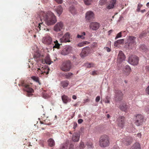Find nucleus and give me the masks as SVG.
<instances>
[{"mask_svg": "<svg viewBox=\"0 0 149 149\" xmlns=\"http://www.w3.org/2000/svg\"><path fill=\"white\" fill-rule=\"evenodd\" d=\"M39 18L42 20L45 21L47 25L54 24L57 22L56 16L52 12L49 11L46 13L43 11L40 12L39 15Z\"/></svg>", "mask_w": 149, "mask_h": 149, "instance_id": "nucleus-1", "label": "nucleus"}, {"mask_svg": "<svg viewBox=\"0 0 149 149\" xmlns=\"http://www.w3.org/2000/svg\"><path fill=\"white\" fill-rule=\"evenodd\" d=\"M109 144V138L108 136L104 135L102 136L99 140V145L101 147H107Z\"/></svg>", "mask_w": 149, "mask_h": 149, "instance_id": "nucleus-2", "label": "nucleus"}, {"mask_svg": "<svg viewBox=\"0 0 149 149\" xmlns=\"http://www.w3.org/2000/svg\"><path fill=\"white\" fill-rule=\"evenodd\" d=\"M71 62L69 61H66L63 62L60 67V69L64 72H68L70 71L71 68Z\"/></svg>", "mask_w": 149, "mask_h": 149, "instance_id": "nucleus-3", "label": "nucleus"}, {"mask_svg": "<svg viewBox=\"0 0 149 149\" xmlns=\"http://www.w3.org/2000/svg\"><path fill=\"white\" fill-rule=\"evenodd\" d=\"M134 116L135 118L134 123L136 125L139 126L143 124L144 119L143 115L141 114H136Z\"/></svg>", "mask_w": 149, "mask_h": 149, "instance_id": "nucleus-4", "label": "nucleus"}, {"mask_svg": "<svg viewBox=\"0 0 149 149\" xmlns=\"http://www.w3.org/2000/svg\"><path fill=\"white\" fill-rule=\"evenodd\" d=\"M123 94L121 91L118 90L115 91L114 99L116 101H120L123 98Z\"/></svg>", "mask_w": 149, "mask_h": 149, "instance_id": "nucleus-5", "label": "nucleus"}, {"mask_svg": "<svg viewBox=\"0 0 149 149\" xmlns=\"http://www.w3.org/2000/svg\"><path fill=\"white\" fill-rule=\"evenodd\" d=\"M138 57L136 55H132L129 56L128 62L131 64L133 65H136L139 63Z\"/></svg>", "mask_w": 149, "mask_h": 149, "instance_id": "nucleus-6", "label": "nucleus"}, {"mask_svg": "<svg viewBox=\"0 0 149 149\" xmlns=\"http://www.w3.org/2000/svg\"><path fill=\"white\" fill-rule=\"evenodd\" d=\"M49 68L46 67H42L40 68H38L37 72L40 76H41L42 75L48 74L49 71Z\"/></svg>", "mask_w": 149, "mask_h": 149, "instance_id": "nucleus-7", "label": "nucleus"}, {"mask_svg": "<svg viewBox=\"0 0 149 149\" xmlns=\"http://www.w3.org/2000/svg\"><path fill=\"white\" fill-rule=\"evenodd\" d=\"M71 38L70 34L69 32L65 33L63 36L60 38V40L61 42H70V38Z\"/></svg>", "mask_w": 149, "mask_h": 149, "instance_id": "nucleus-8", "label": "nucleus"}, {"mask_svg": "<svg viewBox=\"0 0 149 149\" xmlns=\"http://www.w3.org/2000/svg\"><path fill=\"white\" fill-rule=\"evenodd\" d=\"M42 40V42L44 44L49 45L52 44V38L50 36L47 35L43 37Z\"/></svg>", "mask_w": 149, "mask_h": 149, "instance_id": "nucleus-9", "label": "nucleus"}, {"mask_svg": "<svg viewBox=\"0 0 149 149\" xmlns=\"http://www.w3.org/2000/svg\"><path fill=\"white\" fill-rule=\"evenodd\" d=\"M136 37L133 36H129L127 41L128 46L132 48L136 45Z\"/></svg>", "mask_w": 149, "mask_h": 149, "instance_id": "nucleus-10", "label": "nucleus"}, {"mask_svg": "<svg viewBox=\"0 0 149 149\" xmlns=\"http://www.w3.org/2000/svg\"><path fill=\"white\" fill-rule=\"evenodd\" d=\"M117 123L118 126L121 127L123 128L125 124V118L123 116L119 117L117 119Z\"/></svg>", "mask_w": 149, "mask_h": 149, "instance_id": "nucleus-11", "label": "nucleus"}, {"mask_svg": "<svg viewBox=\"0 0 149 149\" xmlns=\"http://www.w3.org/2000/svg\"><path fill=\"white\" fill-rule=\"evenodd\" d=\"M64 28V25L61 22H57L54 27V30L56 32H59Z\"/></svg>", "mask_w": 149, "mask_h": 149, "instance_id": "nucleus-12", "label": "nucleus"}, {"mask_svg": "<svg viewBox=\"0 0 149 149\" xmlns=\"http://www.w3.org/2000/svg\"><path fill=\"white\" fill-rule=\"evenodd\" d=\"M94 17V14L91 11H88L86 13L85 19L87 22H89Z\"/></svg>", "mask_w": 149, "mask_h": 149, "instance_id": "nucleus-13", "label": "nucleus"}, {"mask_svg": "<svg viewBox=\"0 0 149 149\" xmlns=\"http://www.w3.org/2000/svg\"><path fill=\"white\" fill-rule=\"evenodd\" d=\"M22 85L23 86L25 87L24 90L25 91H26L28 94V96H29L31 94V93H33L34 92L33 90L29 87L28 85L25 84L23 82L22 84Z\"/></svg>", "mask_w": 149, "mask_h": 149, "instance_id": "nucleus-14", "label": "nucleus"}, {"mask_svg": "<svg viewBox=\"0 0 149 149\" xmlns=\"http://www.w3.org/2000/svg\"><path fill=\"white\" fill-rule=\"evenodd\" d=\"M91 49L89 47H86L82 49V52L80 54L81 57H84L87 56L91 52Z\"/></svg>", "mask_w": 149, "mask_h": 149, "instance_id": "nucleus-15", "label": "nucleus"}, {"mask_svg": "<svg viewBox=\"0 0 149 149\" xmlns=\"http://www.w3.org/2000/svg\"><path fill=\"white\" fill-rule=\"evenodd\" d=\"M125 58V56L121 51L119 52V53L117 58V62L118 63H121Z\"/></svg>", "mask_w": 149, "mask_h": 149, "instance_id": "nucleus-16", "label": "nucleus"}, {"mask_svg": "<svg viewBox=\"0 0 149 149\" xmlns=\"http://www.w3.org/2000/svg\"><path fill=\"white\" fill-rule=\"evenodd\" d=\"M100 26V23L96 22H91L89 25L90 28L93 30H97Z\"/></svg>", "mask_w": 149, "mask_h": 149, "instance_id": "nucleus-17", "label": "nucleus"}, {"mask_svg": "<svg viewBox=\"0 0 149 149\" xmlns=\"http://www.w3.org/2000/svg\"><path fill=\"white\" fill-rule=\"evenodd\" d=\"M43 55H41L38 51L36 52L33 55V57L36 61L42 59Z\"/></svg>", "mask_w": 149, "mask_h": 149, "instance_id": "nucleus-18", "label": "nucleus"}, {"mask_svg": "<svg viewBox=\"0 0 149 149\" xmlns=\"http://www.w3.org/2000/svg\"><path fill=\"white\" fill-rule=\"evenodd\" d=\"M80 134L78 133H74L73 134L72 139L73 141L77 142L78 141L79 139Z\"/></svg>", "mask_w": 149, "mask_h": 149, "instance_id": "nucleus-19", "label": "nucleus"}, {"mask_svg": "<svg viewBox=\"0 0 149 149\" xmlns=\"http://www.w3.org/2000/svg\"><path fill=\"white\" fill-rule=\"evenodd\" d=\"M61 99L63 102L65 104L70 102L71 101V99L65 94L62 96Z\"/></svg>", "mask_w": 149, "mask_h": 149, "instance_id": "nucleus-20", "label": "nucleus"}, {"mask_svg": "<svg viewBox=\"0 0 149 149\" xmlns=\"http://www.w3.org/2000/svg\"><path fill=\"white\" fill-rule=\"evenodd\" d=\"M132 139L131 137H129L123 140V142L126 145L130 144L132 142Z\"/></svg>", "mask_w": 149, "mask_h": 149, "instance_id": "nucleus-21", "label": "nucleus"}, {"mask_svg": "<svg viewBox=\"0 0 149 149\" xmlns=\"http://www.w3.org/2000/svg\"><path fill=\"white\" fill-rule=\"evenodd\" d=\"M116 2V0H110L109 3L107 6V8L109 9L113 8L114 7Z\"/></svg>", "mask_w": 149, "mask_h": 149, "instance_id": "nucleus-22", "label": "nucleus"}, {"mask_svg": "<svg viewBox=\"0 0 149 149\" xmlns=\"http://www.w3.org/2000/svg\"><path fill=\"white\" fill-rule=\"evenodd\" d=\"M71 47H67L64 48L62 51L61 54L63 55H66L68 54L70 52Z\"/></svg>", "mask_w": 149, "mask_h": 149, "instance_id": "nucleus-23", "label": "nucleus"}, {"mask_svg": "<svg viewBox=\"0 0 149 149\" xmlns=\"http://www.w3.org/2000/svg\"><path fill=\"white\" fill-rule=\"evenodd\" d=\"M55 10L58 16H60L63 12V8L61 5H59L56 7Z\"/></svg>", "mask_w": 149, "mask_h": 149, "instance_id": "nucleus-24", "label": "nucleus"}, {"mask_svg": "<svg viewBox=\"0 0 149 149\" xmlns=\"http://www.w3.org/2000/svg\"><path fill=\"white\" fill-rule=\"evenodd\" d=\"M131 71V69L130 67L128 65L125 66L124 69V74L128 76L130 74Z\"/></svg>", "mask_w": 149, "mask_h": 149, "instance_id": "nucleus-25", "label": "nucleus"}, {"mask_svg": "<svg viewBox=\"0 0 149 149\" xmlns=\"http://www.w3.org/2000/svg\"><path fill=\"white\" fill-rule=\"evenodd\" d=\"M42 62L43 63H46L50 65L51 64L52 62H53L51 61L49 56H47L46 57L44 61L43 60H42Z\"/></svg>", "mask_w": 149, "mask_h": 149, "instance_id": "nucleus-26", "label": "nucleus"}, {"mask_svg": "<svg viewBox=\"0 0 149 149\" xmlns=\"http://www.w3.org/2000/svg\"><path fill=\"white\" fill-rule=\"evenodd\" d=\"M41 22H40L38 23V26H37V27L36 28V29L38 31H40L41 29H43L44 28V25L43 24V22H42V21L43 20H41L40 19Z\"/></svg>", "mask_w": 149, "mask_h": 149, "instance_id": "nucleus-27", "label": "nucleus"}, {"mask_svg": "<svg viewBox=\"0 0 149 149\" xmlns=\"http://www.w3.org/2000/svg\"><path fill=\"white\" fill-rule=\"evenodd\" d=\"M119 107L121 110L125 111L128 108V107L125 102L121 104L120 106Z\"/></svg>", "mask_w": 149, "mask_h": 149, "instance_id": "nucleus-28", "label": "nucleus"}, {"mask_svg": "<svg viewBox=\"0 0 149 149\" xmlns=\"http://www.w3.org/2000/svg\"><path fill=\"white\" fill-rule=\"evenodd\" d=\"M140 144L137 142L135 143L131 147V149H141Z\"/></svg>", "mask_w": 149, "mask_h": 149, "instance_id": "nucleus-29", "label": "nucleus"}, {"mask_svg": "<svg viewBox=\"0 0 149 149\" xmlns=\"http://www.w3.org/2000/svg\"><path fill=\"white\" fill-rule=\"evenodd\" d=\"M69 84V82L67 80L63 81L61 82V85L63 88L67 87Z\"/></svg>", "mask_w": 149, "mask_h": 149, "instance_id": "nucleus-30", "label": "nucleus"}, {"mask_svg": "<svg viewBox=\"0 0 149 149\" xmlns=\"http://www.w3.org/2000/svg\"><path fill=\"white\" fill-rule=\"evenodd\" d=\"M139 50L143 52H145L147 50V48L144 44L141 45L139 48Z\"/></svg>", "mask_w": 149, "mask_h": 149, "instance_id": "nucleus-31", "label": "nucleus"}, {"mask_svg": "<svg viewBox=\"0 0 149 149\" xmlns=\"http://www.w3.org/2000/svg\"><path fill=\"white\" fill-rule=\"evenodd\" d=\"M123 33H125L126 35L127 34V32L126 31H121L117 34L115 39H117L118 38L121 37L122 36V34Z\"/></svg>", "mask_w": 149, "mask_h": 149, "instance_id": "nucleus-32", "label": "nucleus"}, {"mask_svg": "<svg viewBox=\"0 0 149 149\" xmlns=\"http://www.w3.org/2000/svg\"><path fill=\"white\" fill-rule=\"evenodd\" d=\"M49 145L51 147H52L54 145L55 142L54 140L52 139H50L48 140Z\"/></svg>", "mask_w": 149, "mask_h": 149, "instance_id": "nucleus-33", "label": "nucleus"}, {"mask_svg": "<svg viewBox=\"0 0 149 149\" xmlns=\"http://www.w3.org/2000/svg\"><path fill=\"white\" fill-rule=\"evenodd\" d=\"M84 65L87 68H91L94 67L95 65L92 63H85Z\"/></svg>", "mask_w": 149, "mask_h": 149, "instance_id": "nucleus-34", "label": "nucleus"}, {"mask_svg": "<svg viewBox=\"0 0 149 149\" xmlns=\"http://www.w3.org/2000/svg\"><path fill=\"white\" fill-rule=\"evenodd\" d=\"M54 43L55 45L53 46V48H59L60 45L58 43L57 40L54 41Z\"/></svg>", "mask_w": 149, "mask_h": 149, "instance_id": "nucleus-35", "label": "nucleus"}, {"mask_svg": "<svg viewBox=\"0 0 149 149\" xmlns=\"http://www.w3.org/2000/svg\"><path fill=\"white\" fill-rule=\"evenodd\" d=\"M69 11L73 15L76 13V10L74 7H70L69 8Z\"/></svg>", "mask_w": 149, "mask_h": 149, "instance_id": "nucleus-36", "label": "nucleus"}, {"mask_svg": "<svg viewBox=\"0 0 149 149\" xmlns=\"http://www.w3.org/2000/svg\"><path fill=\"white\" fill-rule=\"evenodd\" d=\"M88 43V42L86 41L82 42L79 43L77 45L78 47H81L85 45L86 44H87Z\"/></svg>", "mask_w": 149, "mask_h": 149, "instance_id": "nucleus-37", "label": "nucleus"}, {"mask_svg": "<svg viewBox=\"0 0 149 149\" xmlns=\"http://www.w3.org/2000/svg\"><path fill=\"white\" fill-rule=\"evenodd\" d=\"M68 145V142L67 143L66 142L65 144L62 145V146L60 148V149H67Z\"/></svg>", "mask_w": 149, "mask_h": 149, "instance_id": "nucleus-38", "label": "nucleus"}, {"mask_svg": "<svg viewBox=\"0 0 149 149\" xmlns=\"http://www.w3.org/2000/svg\"><path fill=\"white\" fill-rule=\"evenodd\" d=\"M85 4L87 5H90L93 0H83Z\"/></svg>", "mask_w": 149, "mask_h": 149, "instance_id": "nucleus-39", "label": "nucleus"}, {"mask_svg": "<svg viewBox=\"0 0 149 149\" xmlns=\"http://www.w3.org/2000/svg\"><path fill=\"white\" fill-rule=\"evenodd\" d=\"M107 0H100L99 1V4L101 6L105 4L107 2Z\"/></svg>", "mask_w": 149, "mask_h": 149, "instance_id": "nucleus-40", "label": "nucleus"}, {"mask_svg": "<svg viewBox=\"0 0 149 149\" xmlns=\"http://www.w3.org/2000/svg\"><path fill=\"white\" fill-rule=\"evenodd\" d=\"M86 146H87V148H92L93 145L91 142H87L86 144Z\"/></svg>", "mask_w": 149, "mask_h": 149, "instance_id": "nucleus-41", "label": "nucleus"}, {"mask_svg": "<svg viewBox=\"0 0 149 149\" xmlns=\"http://www.w3.org/2000/svg\"><path fill=\"white\" fill-rule=\"evenodd\" d=\"M72 74H73L71 72H69L66 73L65 75V76L66 78L69 79L70 77L72 75Z\"/></svg>", "mask_w": 149, "mask_h": 149, "instance_id": "nucleus-42", "label": "nucleus"}, {"mask_svg": "<svg viewBox=\"0 0 149 149\" xmlns=\"http://www.w3.org/2000/svg\"><path fill=\"white\" fill-rule=\"evenodd\" d=\"M85 147L84 143L82 141H81L80 143V145L79 146V148L80 149H83Z\"/></svg>", "mask_w": 149, "mask_h": 149, "instance_id": "nucleus-43", "label": "nucleus"}, {"mask_svg": "<svg viewBox=\"0 0 149 149\" xmlns=\"http://www.w3.org/2000/svg\"><path fill=\"white\" fill-rule=\"evenodd\" d=\"M32 78L35 81H36L37 82H38L39 84H40V81H39V79H38V77H35V76H33L32 77Z\"/></svg>", "mask_w": 149, "mask_h": 149, "instance_id": "nucleus-44", "label": "nucleus"}, {"mask_svg": "<svg viewBox=\"0 0 149 149\" xmlns=\"http://www.w3.org/2000/svg\"><path fill=\"white\" fill-rule=\"evenodd\" d=\"M119 44H121L124 43V39H121L118 40L116 41Z\"/></svg>", "mask_w": 149, "mask_h": 149, "instance_id": "nucleus-45", "label": "nucleus"}, {"mask_svg": "<svg viewBox=\"0 0 149 149\" xmlns=\"http://www.w3.org/2000/svg\"><path fill=\"white\" fill-rule=\"evenodd\" d=\"M143 5L142 4L139 3L138 4L137 9L136 10L137 12H139L140 11V8Z\"/></svg>", "mask_w": 149, "mask_h": 149, "instance_id": "nucleus-46", "label": "nucleus"}, {"mask_svg": "<svg viewBox=\"0 0 149 149\" xmlns=\"http://www.w3.org/2000/svg\"><path fill=\"white\" fill-rule=\"evenodd\" d=\"M77 38H81V39H84L85 38V37L82 35H81L78 34L77 36Z\"/></svg>", "mask_w": 149, "mask_h": 149, "instance_id": "nucleus-47", "label": "nucleus"}, {"mask_svg": "<svg viewBox=\"0 0 149 149\" xmlns=\"http://www.w3.org/2000/svg\"><path fill=\"white\" fill-rule=\"evenodd\" d=\"M104 49L108 52H110L111 51V49L108 47H104Z\"/></svg>", "mask_w": 149, "mask_h": 149, "instance_id": "nucleus-48", "label": "nucleus"}, {"mask_svg": "<svg viewBox=\"0 0 149 149\" xmlns=\"http://www.w3.org/2000/svg\"><path fill=\"white\" fill-rule=\"evenodd\" d=\"M145 34L144 32H142L139 35V38H141L145 36Z\"/></svg>", "mask_w": 149, "mask_h": 149, "instance_id": "nucleus-49", "label": "nucleus"}, {"mask_svg": "<svg viewBox=\"0 0 149 149\" xmlns=\"http://www.w3.org/2000/svg\"><path fill=\"white\" fill-rule=\"evenodd\" d=\"M145 91L146 93L149 95V85L146 89Z\"/></svg>", "mask_w": 149, "mask_h": 149, "instance_id": "nucleus-50", "label": "nucleus"}, {"mask_svg": "<svg viewBox=\"0 0 149 149\" xmlns=\"http://www.w3.org/2000/svg\"><path fill=\"white\" fill-rule=\"evenodd\" d=\"M145 111L148 113H149V105L145 109Z\"/></svg>", "mask_w": 149, "mask_h": 149, "instance_id": "nucleus-51", "label": "nucleus"}, {"mask_svg": "<svg viewBox=\"0 0 149 149\" xmlns=\"http://www.w3.org/2000/svg\"><path fill=\"white\" fill-rule=\"evenodd\" d=\"M100 97L99 96H97L96 99H95V101L96 102H98L100 100Z\"/></svg>", "mask_w": 149, "mask_h": 149, "instance_id": "nucleus-52", "label": "nucleus"}, {"mask_svg": "<svg viewBox=\"0 0 149 149\" xmlns=\"http://www.w3.org/2000/svg\"><path fill=\"white\" fill-rule=\"evenodd\" d=\"M55 1L59 4H61L63 2V0H55Z\"/></svg>", "mask_w": 149, "mask_h": 149, "instance_id": "nucleus-53", "label": "nucleus"}, {"mask_svg": "<svg viewBox=\"0 0 149 149\" xmlns=\"http://www.w3.org/2000/svg\"><path fill=\"white\" fill-rule=\"evenodd\" d=\"M92 47L95 48L97 46V44L96 42H94L92 45Z\"/></svg>", "mask_w": 149, "mask_h": 149, "instance_id": "nucleus-54", "label": "nucleus"}, {"mask_svg": "<svg viewBox=\"0 0 149 149\" xmlns=\"http://www.w3.org/2000/svg\"><path fill=\"white\" fill-rule=\"evenodd\" d=\"M47 122H48V121H47V122L45 120L44 121V122L43 123H45L46 125H51V123L50 122H49V123H47Z\"/></svg>", "mask_w": 149, "mask_h": 149, "instance_id": "nucleus-55", "label": "nucleus"}, {"mask_svg": "<svg viewBox=\"0 0 149 149\" xmlns=\"http://www.w3.org/2000/svg\"><path fill=\"white\" fill-rule=\"evenodd\" d=\"M97 72V71H93L92 72V73L91 74H92L93 75H97V74L96 73Z\"/></svg>", "mask_w": 149, "mask_h": 149, "instance_id": "nucleus-56", "label": "nucleus"}, {"mask_svg": "<svg viewBox=\"0 0 149 149\" xmlns=\"http://www.w3.org/2000/svg\"><path fill=\"white\" fill-rule=\"evenodd\" d=\"M69 149H74V145L70 144V145Z\"/></svg>", "mask_w": 149, "mask_h": 149, "instance_id": "nucleus-57", "label": "nucleus"}, {"mask_svg": "<svg viewBox=\"0 0 149 149\" xmlns=\"http://www.w3.org/2000/svg\"><path fill=\"white\" fill-rule=\"evenodd\" d=\"M83 120L81 119H80L78 120V122L79 124L83 122Z\"/></svg>", "mask_w": 149, "mask_h": 149, "instance_id": "nucleus-58", "label": "nucleus"}, {"mask_svg": "<svg viewBox=\"0 0 149 149\" xmlns=\"http://www.w3.org/2000/svg\"><path fill=\"white\" fill-rule=\"evenodd\" d=\"M118 44H118V43L117 42V41H115L114 42V46L116 47H118Z\"/></svg>", "mask_w": 149, "mask_h": 149, "instance_id": "nucleus-59", "label": "nucleus"}, {"mask_svg": "<svg viewBox=\"0 0 149 149\" xmlns=\"http://www.w3.org/2000/svg\"><path fill=\"white\" fill-rule=\"evenodd\" d=\"M145 69L146 71H149V66H146L145 67Z\"/></svg>", "mask_w": 149, "mask_h": 149, "instance_id": "nucleus-60", "label": "nucleus"}, {"mask_svg": "<svg viewBox=\"0 0 149 149\" xmlns=\"http://www.w3.org/2000/svg\"><path fill=\"white\" fill-rule=\"evenodd\" d=\"M77 126V124L76 123H74L73 128L75 129Z\"/></svg>", "mask_w": 149, "mask_h": 149, "instance_id": "nucleus-61", "label": "nucleus"}, {"mask_svg": "<svg viewBox=\"0 0 149 149\" xmlns=\"http://www.w3.org/2000/svg\"><path fill=\"white\" fill-rule=\"evenodd\" d=\"M81 35H82V36H84L86 35V33L85 32H81Z\"/></svg>", "mask_w": 149, "mask_h": 149, "instance_id": "nucleus-62", "label": "nucleus"}, {"mask_svg": "<svg viewBox=\"0 0 149 149\" xmlns=\"http://www.w3.org/2000/svg\"><path fill=\"white\" fill-rule=\"evenodd\" d=\"M84 103H85L86 102H87L88 101H89V100L88 99H86L84 100Z\"/></svg>", "mask_w": 149, "mask_h": 149, "instance_id": "nucleus-63", "label": "nucleus"}, {"mask_svg": "<svg viewBox=\"0 0 149 149\" xmlns=\"http://www.w3.org/2000/svg\"><path fill=\"white\" fill-rule=\"evenodd\" d=\"M72 98L73 99L76 100L77 99V97L75 95H73Z\"/></svg>", "mask_w": 149, "mask_h": 149, "instance_id": "nucleus-64", "label": "nucleus"}]
</instances>
